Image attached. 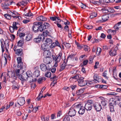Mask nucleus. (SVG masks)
<instances>
[{
  "label": "nucleus",
  "mask_w": 121,
  "mask_h": 121,
  "mask_svg": "<svg viewBox=\"0 0 121 121\" xmlns=\"http://www.w3.org/2000/svg\"><path fill=\"white\" fill-rule=\"evenodd\" d=\"M62 55V53L61 52H59L56 57H55L53 55L52 56V57L54 61H55L54 65L56 67L57 65V63L59 62L61 60Z\"/></svg>",
  "instance_id": "nucleus-1"
},
{
  "label": "nucleus",
  "mask_w": 121,
  "mask_h": 121,
  "mask_svg": "<svg viewBox=\"0 0 121 121\" xmlns=\"http://www.w3.org/2000/svg\"><path fill=\"white\" fill-rule=\"evenodd\" d=\"M77 111L79 115H82L85 112V108L81 104H79L76 105Z\"/></svg>",
  "instance_id": "nucleus-2"
},
{
  "label": "nucleus",
  "mask_w": 121,
  "mask_h": 121,
  "mask_svg": "<svg viewBox=\"0 0 121 121\" xmlns=\"http://www.w3.org/2000/svg\"><path fill=\"white\" fill-rule=\"evenodd\" d=\"M41 24H42V23L41 22H37L34 23L32 29L36 33L38 32L39 27L40 26Z\"/></svg>",
  "instance_id": "nucleus-3"
},
{
  "label": "nucleus",
  "mask_w": 121,
  "mask_h": 121,
  "mask_svg": "<svg viewBox=\"0 0 121 121\" xmlns=\"http://www.w3.org/2000/svg\"><path fill=\"white\" fill-rule=\"evenodd\" d=\"M76 106L74 108H71L69 109L68 112V115L71 117H72L75 116L76 115V113L77 112Z\"/></svg>",
  "instance_id": "nucleus-4"
},
{
  "label": "nucleus",
  "mask_w": 121,
  "mask_h": 121,
  "mask_svg": "<svg viewBox=\"0 0 121 121\" xmlns=\"http://www.w3.org/2000/svg\"><path fill=\"white\" fill-rule=\"evenodd\" d=\"M17 62L18 63L17 67L18 68H20V69H24L22 70L23 71L26 68L25 66H23V63L22 61V58L20 57H18L17 58Z\"/></svg>",
  "instance_id": "nucleus-5"
},
{
  "label": "nucleus",
  "mask_w": 121,
  "mask_h": 121,
  "mask_svg": "<svg viewBox=\"0 0 121 121\" xmlns=\"http://www.w3.org/2000/svg\"><path fill=\"white\" fill-rule=\"evenodd\" d=\"M92 103L91 101L88 100L85 104L84 108L87 111L91 110L92 108Z\"/></svg>",
  "instance_id": "nucleus-6"
},
{
  "label": "nucleus",
  "mask_w": 121,
  "mask_h": 121,
  "mask_svg": "<svg viewBox=\"0 0 121 121\" xmlns=\"http://www.w3.org/2000/svg\"><path fill=\"white\" fill-rule=\"evenodd\" d=\"M45 37L43 35L41 34H39L38 36L34 39V41L36 43H39L41 40H43L44 39Z\"/></svg>",
  "instance_id": "nucleus-7"
},
{
  "label": "nucleus",
  "mask_w": 121,
  "mask_h": 121,
  "mask_svg": "<svg viewBox=\"0 0 121 121\" xmlns=\"http://www.w3.org/2000/svg\"><path fill=\"white\" fill-rule=\"evenodd\" d=\"M12 4V2L9 1L5 2L3 3H2L1 7L2 8L4 9H9V6Z\"/></svg>",
  "instance_id": "nucleus-8"
},
{
  "label": "nucleus",
  "mask_w": 121,
  "mask_h": 121,
  "mask_svg": "<svg viewBox=\"0 0 121 121\" xmlns=\"http://www.w3.org/2000/svg\"><path fill=\"white\" fill-rule=\"evenodd\" d=\"M95 109L97 112L100 111L102 108L101 105L99 103H95L93 104Z\"/></svg>",
  "instance_id": "nucleus-9"
},
{
  "label": "nucleus",
  "mask_w": 121,
  "mask_h": 121,
  "mask_svg": "<svg viewBox=\"0 0 121 121\" xmlns=\"http://www.w3.org/2000/svg\"><path fill=\"white\" fill-rule=\"evenodd\" d=\"M46 66L45 64L42 63L40 65V68L41 70L43 71H45L47 70H50V67L49 65H47Z\"/></svg>",
  "instance_id": "nucleus-10"
},
{
  "label": "nucleus",
  "mask_w": 121,
  "mask_h": 121,
  "mask_svg": "<svg viewBox=\"0 0 121 121\" xmlns=\"http://www.w3.org/2000/svg\"><path fill=\"white\" fill-rule=\"evenodd\" d=\"M26 73L27 76L28 78H30V82L31 83L32 82L34 81L33 78L32 77L33 75L32 73L30 71H28Z\"/></svg>",
  "instance_id": "nucleus-11"
},
{
  "label": "nucleus",
  "mask_w": 121,
  "mask_h": 121,
  "mask_svg": "<svg viewBox=\"0 0 121 121\" xmlns=\"http://www.w3.org/2000/svg\"><path fill=\"white\" fill-rule=\"evenodd\" d=\"M25 103V98L21 97L19 98L17 100V103L20 106L23 105Z\"/></svg>",
  "instance_id": "nucleus-12"
},
{
  "label": "nucleus",
  "mask_w": 121,
  "mask_h": 121,
  "mask_svg": "<svg viewBox=\"0 0 121 121\" xmlns=\"http://www.w3.org/2000/svg\"><path fill=\"white\" fill-rule=\"evenodd\" d=\"M52 61V59L50 57H46L44 58L43 59V62L46 64L47 65L48 64H50Z\"/></svg>",
  "instance_id": "nucleus-13"
},
{
  "label": "nucleus",
  "mask_w": 121,
  "mask_h": 121,
  "mask_svg": "<svg viewBox=\"0 0 121 121\" xmlns=\"http://www.w3.org/2000/svg\"><path fill=\"white\" fill-rule=\"evenodd\" d=\"M28 78L26 73H25L21 75L20 76H19V79L22 81V83L23 84V81H25Z\"/></svg>",
  "instance_id": "nucleus-14"
},
{
  "label": "nucleus",
  "mask_w": 121,
  "mask_h": 121,
  "mask_svg": "<svg viewBox=\"0 0 121 121\" xmlns=\"http://www.w3.org/2000/svg\"><path fill=\"white\" fill-rule=\"evenodd\" d=\"M56 46L59 47L60 48H61L59 42L57 41H56L55 42L52 43L50 46H49V48H54Z\"/></svg>",
  "instance_id": "nucleus-15"
},
{
  "label": "nucleus",
  "mask_w": 121,
  "mask_h": 121,
  "mask_svg": "<svg viewBox=\"0 0 121 121\" xmlns=\"http://www.w3.org/2000/svg\"><path fill=\"white\" fill-rule=\"evenodd\" d=\"M49 45H48L44 43L41 45V48L42 50L45 51L49 50Z\"/></svg>",
  "instance_id": "nucleus-16"
},
{
  "label": "nucleus",
  "mask_w": 121,
  "mask_h": 121,
  "mask_svg": "<svg viewBox=\"0 0 121 121\" xmlns=\"http://www.w3.org/2000/svg\"><path fill=\"white\" fill-rule=\"evenodd\" d=\"M16 54L18 55L19 56H23L22 50V49H17L16 51Z\"/></svg>",
  "instance_id": "nucleus-17"
},
{
  "label": "nucleus",
  "mask_w": 121,
  "mask_h": 121,
  "mask_svg": "<svg viewBox=\"0 0 121 121\" xmlns=\"http://www.w3.org/2000/svg\"><path fill=\"white\" fill-rule=\"evenodd\" d=\"M109 105L110 106H114V105H115L117 104L114 99L112 98H111L109 101Z\"/></svg>",
  "instance_id": "nucleus-18"
},
{
  "label": "nucleus",
  "mask_w": 121,
  "mask_h": 121,
  "mask_svg": "<svg viewBox=\"0 0 121 121\" xmlns=\"http://www.w3.org/2000/svg\"><path fill=\"white\" fill-rule=\"evenodd\" d=\"M36 19L37 20L40 21H45L47 20L46 18L42 15L37 17Z\"/></svg>",
  "instance_id": "nucleus-19"
},
{
  "label": "nucleus",
  "mask_w": 121,
  "mask_h": 121,
  "mask_svg": "<svg viewBox=\"0 0 121 121\" xmlns=\"http://www.w3.org/2000/svg\"><path fill=\"white\" fill-rule=\"evenodd\" d=\"M12 83L13 84L12 86L13 89L17 90L19 89V87L18 86V84L15 81H13Z\"/></svg>",
  "instance_id": "nucleus-20"
},
{
  "label": "nucleus",
  "mask_w": 121,
  "mask_h": 121,
  "mask_svg": "<svg viewBox=\"0 0 121 121\" xmlns=\"http://www.w3.org/2000/svg\"><path fill=\"white\" fill-rule=\"evenodd\" d=\"M109 54L111 56H116L117 54V52L113 50V48H112L109 52Z\"/></svg>",
  "instance_id": "nucleus-21"
},
{
  "label": "nucleus",
  "mask_w": 121,
  "mask_h": 121,
  "mask_svg": "<svg viewBox=\"0 0 121 121\" xmlns=\"http://www.w3.org/2000/svg\"><path fill=\"white\" fill-rule=\"evenodd\" d=\"M85 90V89L84 88L81 89L76 92V94L78 95H80L83 93Z\"/></svg>",
  "instance_id": "nucleus-22"
},
{
  "label": "nucleus",
  "mask_w": 121,
  "mask_h": 121,
  "mask_svg": "<svg viewBox=\"0 0 121 121\" xmlns=\"http://www.w3.org/2000/svg\"><path fill=\"white\" fill-rule=\"evenodd\" d=\"M10 15L11 17H13L14 18H18V19H20V18H21V17L20 16H15V15H16L15 13H13L11 11H10Z\"/></svg>",
  "instance_id": "nucleus-23"
},
{
  "label": "nucleus",
  "mask_w": 121,
  "mask_h": 121,
  "mask_svg": "<svg viewBox=\"0 0 121 121\" xmlns=\"http://www.w3.org/2000/svg\"><path fill=\"white\" fill-rule=\"evenodd\" d=\"M121 21L115 25L114 28L116 31H117L119 30V28L121 27Z\"/></svg>",
  "instance_id": "nucleus-24"
},
{
  "label": "nucleus",
  "mask_w": 121,
  "mask_h": 121,
  "mask_svg": "<svg viewBox=\"0 0 121 121\" xmlns=\"http://www.w3.org/2000/svg\"><path fill=\"white\" fill-rule=\"evenodd\" d=\"M86 85L91 87L93 86V84L95 83L94 80H92L91 81H89L87 82L86 81Z\"/></svg>",
  "instance_id": "nucleus-25"
},
{
  "label": "nucleus",
  "mask_w": 121,
  "mask_h": 121,
  "mask_svg": "<svg viewBox=\"0 0 121 121\" xmlns=\"http://www.w3.org/2000/svg\"><path fill=\"white\" fill-rule=\"evenodd\" d=\"M66 65V63L65 61H64L61 65L60 66V71H62L65 69V66Z\"/></svg>",
  "instance_id": "nucleus-26"
},
{
  "label": "nucleus",
  "mask_w": 121,
  "mask_h": 121,
  "mask_svg": "<svg viewBox=\"0 0 121 121\" xmlns=\"http://www.w3.org/2000/svg\"><path fill=\"white\" fill-rule=\"evenodd\" d=\"M115 101L117 103V104H118L119 103L120 101H121V98L120 96H116L115 97Z\"/></svg>",
  "instance_id": "nucleus-27"
},
{
  "label": "nucleus",
  "mask_w": 121,
  "mask_h": 121,
  "mask_svg": "<svg viewBox=\"0 0 121 121\" xmlns=\"http://www.w3.org/2000/svg\"><path fill=\"white\" fill-rule=\"evenodd\" d=\"M44 55L47 56V57H50L51 56V52L49 51V50L45 51L44 52Z\"/></svg>",
  "instance_id": "nucleus-28"
},
{
  "label": "nucleus",
  "mask_w": 121,
  "mask_h": 121,
  "mask_svg": "<svg viewBox=\"0 0 121 121\" xmlns=\"http://www.w3.org/2000/svg\"><path fill=\"white\" fill-rule=\"evenodd\" d=\"M108 15H105L102 16V19L103 22H105L108 20Z\"/></svg>",
  "instance_id": "nucleus-29"
},
{
  "label": "nucleus",
  "mask_w": 121,
  "mask_h": 121,
  "mask_svg": "<svg viewBox=\"0 0 121 121\" xmlns=\"http://www.w3.org/2000/svg\"><path fill=\"white\" fill-rule=\"evenodd\" d=\"M18 24L17 22H13V23L12 26L15 30H17V29L18 27L17 25Z\"/></svg>",
  "instance_id": "nucleus-30"
},
{
  "label": "nucleus",
  "mask_w": 121,
  "mask_h": 121,
  "mask_svg": "<svg viewBox=\"0 0 121 121\" xmlns=\"http://www.w3.org/2000/svg\"><path fill=\"white\" fill-rule=\"evenodd\" d=\"M95 83H97L98 82V80H99V77L97 74H95L93 77Z\"/></svg>",
  "instance_id": "nucleus-31"
},
{
  "label": "nucleus",
  "mask_w": 121,
  "mask_h": 121,
  "mask_svg": "<svg viewBox=\"0 0 121 121\" xmlns=\"http://www.w3.org/2000/svg\"><path fill=\"white\" fill-rule=\"evenodd\" d=\"M45 44L49 45V44L52 43V41L51 39L47 38L45 41Z\"/></svg>",
  "instance_id": "nucleus-32"
},
{
  "label": "nucleus",
  "mask_w": 121,
  "mask_h": 121,
  "mask_svg": "<svg viewBox=\"0 0 121 121\" xmlns=\"http://www.w3.org/2000/svg\"><path fill=\"white\" fill-rule=\"evenodd\" d=\"M20 69H20H17L15 71V73L16 74V75L19 78V76H20L21 75L20 74V71L21 69Z\"/></svg>",
  "instance_id": "nucleus-33"
},
{
  "label": "nucleus",
  "mask_w": 121,
  "mask_h": 121,
  "mask_svg": "<svg viewBox=\"0 0 121 121\" xmlns=\"http://www.w3.org/2000/svg\"><path fill=\"white\" fill-rule=\"evenodd\" d=\"M52 30H50L49 29H47V30H46L45 32H44L43 33V34L42 35H43L44 36L45 35L46 36L47 35H48L49 33H50V32Z\"/></svg>",
  "instance_id": "nucleus-34"
},
{
  "label": "nucleus",
  "mask_w": 121,
  "mask_h": 121,
  "mask_svg": "<svg viewBox=\"0 0 121 121\" xmlns=\"http://www.w3.org/2000/svg\"><path fill=\"white\" fill-rule=\"evenodd\" d=\"M86 84V81L83 80V81L78 83V85L80 86H85Z\"/></svg>",
  "instance_id": "nucleus-35"
},
{
  "label": "nucleus",
  "mask_w": 121,
  "mask_h": 121,
  "mask_svg": "<svg viewBox=\"0 0 121 121\" xmlns=\"http://www.w3.org/2000/svg\"><path fill=\"white\" fill-rule=\"evenodd\" d=\"M40 72L38 70H36L34 73V75L35 77H37L39 75Z\"/></svg>",
  "instance_id": "nucleus-36"
},
{
  "label": "nucleus",
  "mask_w": 121,
  "mask_h": 121,
  "mask_svg": "<svg viewBox=\"0 0 121 121\" xmlns=\"http://www.w3.org/2000/svg\"><path fill=\"white\" fill-rule=\"evenodd\" d=\"M49 116H47L46 117L43 116L41 117V118L42 121H48L49 120Z\"/></svg>",
  "instance_id": "nucleus-37"
},
{
  "label": "nucleus",
  "mask_w": 121,
  "mask_h": 121,
  "mask_svg": "<svg viewBox=\"0 0 121 121\" xmlns=\"http://www.w3.org/2000/svg\"><path fill=\"white\" fill-rule=\"evenodd\" d=\"M43 26V29H49L48 27L49 26V24L48 23L45 22Z\"/></svg>",
  "instance_id": "nucleus-38"
},
{
  "label": "nucleus",
  "mask_w": 121,
  "mask_h": 121,
  "mask_svg": "<svg viewBox=\"0 0 121 121\" xmlns=\"http://www.w3.org/2000/svg\"><path fill=\"white\" fill-rule=\"evenodd\" d=\"M90 17L91 18H92L96 17L97 16V14L96 13L93 12L90 13Z\"/></svg>",
  "instance_id": "nucleus-39"
},
{
  "label": "nucleus",
  "mask_w": 121,
  "mask_h": 121,
  "mask_svg": "<svg viewBox=\"0 0 121 121\" xmlns=\"http://www.w3.org/2000/svg\"><path fill=\"white\" fill-rule=\"evenodd\" d=\"M43 97V96L42 94V91H40L39 95L38 96L37 98V100H39L42 98Z\"/></svg>",
  "instance_id": "nucleus-40"
},
{
  "label": "nucleus",
  "mask_w": 121,
  "mask_h": 121,
  "mask_svg": "<svg viewBox=\"0 0 121 121\" xmlns=\"http://www.w3.org/2000/svg\"><path fill=\"white\" fill-rule=\"evenodd\" d=\"M69 115L67 114L65 116L64 118L63 119V121H70V119L69 117Z\"/></svg>",
  "instance_id": "nucleus-41"
},
{
  "label": "nucleus",
  "mask_w": 121,
  "mask_h": 121,
  "mask_svg": "<svg viewBox=\"0 0 121 121\" xmlns=\"http://www.w3.org/2000/svg\"><path fill=\"white\" fill-rule=\"evenodd\" d=\"M32 38V36L30 35H29L26 36V39L27 41H29Z\"/></svg>",
  "instance_id": "nucleus-42"
},
{
  "label": "nucleus",
  "mask_w": 121,
  "mask_h": 121,
  "mask_svg": "<svg viewBox=\"0 0 121 121\" xmlns=\"http://www.w3.org/2000/svg\"><path fill=\"white\" fill-rule=\"evenodd\" d=\"M45 80V78L44 77H43L39 79L38 80V82L39 83H40L41 82L43 81H44Z\"/></svg>",
  "instance_id": "nucleus-43"
},
{
  "label": "nucleus",
  "mask_w": 121,
  "mask_h": 121,
  "mask_svg": "<svg viewBox=\"0 0 121 121\" xmlns=\"http://www.w3.org/2000/svg\"><path fill=\"white\" fill-rule=\"evenodd\" d=\"M107 71H105L103 73L102 75L104 77H105V79L107 80H108V77L106 75H107Z\"/></svg>",
  "instance_id": "nucleus-44"
},
{
  "label": "nucleus",
  "mask_w": 121,
  "mask_h": 121,
  "mask_svg": "<svg viewBox=\"0 0 121 121\" xmlns=\"http://www.w3.org/2000/svg\"><path fill=\"white\" fill-rule=\"evenodd\" d=\"M26 2V1H25V0H22V2H20L18 3L17 5L20 6H23L24 5L25 2Z\"/></svg>",
  "instance_id": "nucleus-45"
},
{
  "label": "nucleus",
  "mask_w": 121,
  "mask_h": 121,
  "mask_svg": "<svg viewBox=\"0 0 121 121\" xmlns=\"http://www.w3.org/2000/svg\"><path fill=\"white\" fill-rule=\"evenodd\" d=\"M102 51V49L99 48H97V51L96 54L98 55H99Z\"/></svg>",
  "instance_id": "nucleus-46"
},
{
  "label": "nucleus",
  "mask_w": 121,
  "mask_h": 121,
  "mask_svg": "<svg viewBox=\"0 0 121 121\" xmlns=\"http://www.w3.org/2000/svg\"><path fill=\"white\" fill-rule=\"evenodd\" d=\"M42 24H41V26H40L39 27L38 29V31H40L41 32L42 31L45 29H43V26H42Z\"/></svg>",
  "instance_id": "nucleus-47"
},
{
  "label": "nucleus",
  "mask_w": 121,
  "mask_h": 121,
  "mask_svg": "<svg viewBox=\"0 0 121 121\" xmlns=\"http://www.w3.org/2000/svg\"><path fill=\"white\" fill-rule=\"evenodd\" d=\"M51 75V73L50 72H47L45 74V76L48 78H50Z\"/></svg>",
  "instance_id": "nucleus-48"
},
{
  "label": "nucleus",
  "mask_w": 121,
  "mask_h": 121,
  "mask_svg": "<svg viewBox=\"0 0 121 121\" xmlns=\"http://www.w3.org/2000/svg\"><path fill=\"white\" fill-rule=\"evenodd\" d=\"M84 26L85 28L88 29H91L93 28L92 26L90 25H85Z\"/></svg>",
  "instance_id": "nucleus-49"
},
{
  "label": "nucleus",
  "mask_w": 121,
  "mask_h": 121,
  "mask_svg": "<svg viewBox=\"0 0 121 121\" xmlns=\"http://www.w3.org/2000/svg\"><path fill=\"white\" fill-rule=\"evenodd\" d=\"M101 10L103 13H107L109 12L108 9H106L105 8L102 9H101Z\"/></svg>",
  "instance_id": "nucleus-50"
},
{
  "label": "nucleus",
  "mask_w": 121,
  "mask_h": 121,
  "mask_svg": "<svg viewBox=\"0 0 121 121\" xmlns=\"http://www.w3.org/2000/svg\"><path fill=\"white\" fill-rule=\"evenodd\" d=\"M65 46L67 48H69L70 47L71 45L69 43H68L67 42H65Z\"/></svg>",
  "instance_id": "nucleus-51"
},
{
  "label": "nucleus",
  "mask_w": 121,
  "mask_h": 121,
  "mask_svg": "<svg viewBox=\"0 0 121 121\" xmlns=\"http://www.w3.org/2000/svg\"><path fill=\"white\" fill-rule=\"evenodd\" d=\"M83 47L85 51H88L89 50V48L87 45H84Z\"/></svg>",
  "instance_id": "nucleus-52"
},
{
  "label": "nucleus",
  "mask_w": 121,
  "mask_h": 121,
  "mask_svg": "<svg viewBox=\"0 0 121 121\" xmlns=\"http://www.w3.org/2000/svg\"><path fill=\"white\" fill-rule=\"evenodd\" d=\"M9 30L11 33H13L14 32L15 30L12 26H10L9 27Z\"/></svg>",
  "instance_id": "nucleus-53"
},
{
  "label": "nucleus",
  "mask_w": 121,
  "mask_h": 121,
  "mask_svg": "<svg viewBox=\"0 0 121 121\" xmlns=\"http://www.w3.org/2000/svg\"><path fill=\"white\" fill-rule=\"evenodd\" d=\"M56 75H54V76L53 77L51 78H50L51 80L52 81H56Z\"/></svg>",
  "instance_id": "nucleus-54"
},
{
  "label": "nucleus",
  "mask_w": 121,
  "mask_h": 121,
  "mask_svg": "<svg viewBox=\"0 0 121 121\" xmlns=\"http://www.w3.org/2000/svg\"><path fill=\"white\" fill-rule=\"evenodd\" d=\"M84 78L83 77H82L80 78H79L78 79V83H80L82 82V81H83Z\"/></svg>",
  "instance_id": "nucleus-55"
},
{
  "label": "nucleus",
  "mask_w": 121,
  "mask_h": 121,
  "mask_svg": "<svg viewBox=\"0 0 121 121\" xmlns=\"http://www.w3.org/2000/svg\"><path fill=\"white\" fill-rule=\"evenodd\" d=\"M109 108L110 110V111L111 112H112L114 111V106H109Z\"/></svg>",
  "instance_id": "nucleus-56"
},
{
  "label": "nucleus",
  "mask_w": 121,
  "mask_h": 121,
  "mask_svg": "<svg viewBox=\"0 0 121 121\" xmlns=\"http://www.w3.org/2000/svg\"><path fill=\"white\" fill-rule=\"evenodd\" d=\"M19 36L20 38H22V39H23V38L25 36V34L24 33H22L20 34Z\"/></svg>",
  "instance_id": "nucleus-57"
},
{
  "label": "nucleus",
  "mask_w": 121,
  "mask_h": 121,
  "mask_svg": "<svg viewBox=\"0 0 121 121\" xmlns=\"http://www.w3.org/2000/svg\"><path fill=\"white\" fill-rule=\"evenodd\" d=\"M77 87V86L75 85H72L70 86V88H71L72 90H74L75 88Z\"/></svg>",
  "instance_id": "nucleus-58"
},
{
  "label": "nucleus",
  "mask_w": 121,
  "mask_h": 121,
  "mask_svg": "<svg viewBox=\"0 0 121 121\" xmlns=\"http://www.w3.org/2000/svg\"><path fill=\"white\" fill-rule=\"evenodd\" d=\"M11 77L14 79H16V76L14 73H12L11 74Z\"/></svg>",
  "instance_id": "nucleus-59"
},
{
  "label": "nucleus",
  "mask_w": 121,
  "mask_h": 121,
  "mask_svg": "<svg viewBox=\"0 0 121 121\" xmlns=\"http://www.w3.org/2000/svg\"><path fill=\"white\" fill-rule=\"evenodd\" d=\"M56 118V116L55 114H53L51 115V119L52 120H53Z\"/></svg>",
  "instance_id": "nucleus-60"
},
{
  "label": "nucleus",
  "mask_w": 121,
  "mask_h": 121,
  "mask_svg": "<svg viewBox=\"0 0 121 121\" xmlns=\"http://www.w3.org/2000/svg\"><path fill=\"white\" fill-rule=\"evenodd\" d=\"M101 104L104 106H106V103L105 100L104 101H101Z\"/></svg>",
  "instance_id": "nucleus-61"
},
{
  "label": "nucleus",
  "mask_w": 121,
  "mask_h": 121,
  "mask_svg": "<svg viewBox=\"0 0 121 121\" xmlns=\"http://www.w3.org/2000/svg\"><path fill=\"white\" fill-rule=\"evenodd\" d=\"M76 55L75 54H71V55H69L68 56V58H72L74 57Z\"/></svg>",
  "instance_id": "nucleus-62"
},
{
  "label": "nucleus",
  "mask_w": 121,
  "mask_h": 121,
  "mask_svg": "<svg viewBox=\"0 0 121 121\" xmlns=\"http://www.w3.org/2000/svg\"><path fill=\"white\" fill-rule=\"evenodd\" d=\"M56 17H50V19L53 21H56Z\"/></svg>",
  "instance_id": "nucleus-63"
},
{
  "label": "nucleus",
  "mask_w": 121,
  "mask_h": 121,
  "mask_svg": "<svg viewBox=\"0 0 121 121\" xmlns=\"http://www.w3.org/2000/svg\"><path fill=\"white\" fill-rule=\"evenodd\" d=\"M81 7L82 8L85 9L86 7V5L83 3H82Z\"/></svg>",
  "instance_id": "nucleus-64"
}]
</instances>
